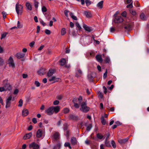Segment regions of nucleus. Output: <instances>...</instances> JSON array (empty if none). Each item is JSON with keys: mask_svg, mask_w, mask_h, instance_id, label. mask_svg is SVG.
<instances>
[{"mask_svg": "<svg viewBox=\"0 0 149 149\" xmlns=\"http://www.w3.org/2000/svg\"><path fill=\"white\" fill-rule=\"evenodd\" d=\"M8 81V80L6 79L3 81L4 86L0 87V92L10 90L11 89L10 86L7 83Z\"/></svg>", "mask_w": 149, "mask_h": 149, "instance_id": "obj_1", "label": "nucleus"}, {"mask_svg": "<svg viewBox=\"0 0 149 149\" xmlns=\"http://www.w3.org/2000/svg\"><path fill=\"white\" fill-rule=\"evenodd\" d=\"M124 24V28L126 30L129 31L132 29L133 25V24L132 22H130L128 20L125 22Z\"/></svg>", "mask_w": 149, "mask_h": 149, "instance_id": "obj_2", "label": "nucleus"}, {"mask_svg": "<svg viewBox=\"0 0 149 149\" xmlns=\"http://www.w3.org/2000/svg\"><path fill=\"white\" fill-rule=\"evenodd\" d=\"M23 7L21 4L17 3L15 6V10L18 15H21L22 13Z\"/></svg>", "mask_w": 149, "mask_h": 149, "instance_id": "obj_3", "label": "nucleus"}, {"mask_svg": "<svg viewBox=\"0 0 149 149\" xmlns=\"http://www.w3.org/2000/svg\"><path fill=\"white\" fill-rule=\"evenodd\" d=\"M90 108L86 106V102H83L82 103L81 107L80 110L84 113H86L89 110Z\"/></svg>", "mask_w": 149, "mask_h": 149, "instance_id": "obj_4", "label": "nucleus"}, {"mask_svg": "<svg viewBox=\"0 0 149 149\" xmlns=\"http://www.w3.org/2000/svg\"><path fill=\"white\" fill-rule=\"evenodd\" d=\"M39 146L34 142H33L29 145V147L33 149H38Z\"/></svg>", "mask_w": 149, "mask_h": 149, "instance_id": "obj_5", "label": "nucleus"}, {"mask_svg": "<svg viewBox=\"0 0 149 149\" xmlns=\"http://www.w3.org/2000/svg\"><path fill=\"white\" fill-rule=\"evenodd\" d=\"M8 63L10 67H11L13 68L15 67V63H14L13 58L11 56H10L9 58Z\"/></svg>", "mask_w": 149, "mask_h": 149, "instance_id": "obj_6", "label": "nucleus"}, {"mask_svg": "<svg viewBox=\"0 0 149 149\" xmlns=\"http://www.w3.org/2000/svg\"><path fill=\"white\" fill-rule=\"evenodd\" d=\"M123 21V19L122 17L120 16H118L116 17L113 20V21L115 23H119L122 22Z\"/></svg>", "mask_w": 149, "mask_h": 149, "instance_id": "obj_7", "label": "nucleus"}, {"mask_svg": "<svg viewBox=\"0 0 149 149\" xmlns=\"http://www.w3.org/2000/svg\"><path fill=\"white\" fill-rule=\"evenodd\" d=\"M45 112L47 115H52L54 113L53 109L52 107H49L48 109L45 110Z\"/></svg>", "mask_w": 149, "mask_h": 149, "instance_id": "obj_8", "label": "nucleus"}, {"mask_svg": "<svg viewBox=\"0 0 149 149\" xmlns=\"http://www.w3.org/2000/svg\"><path fill=\"white\" fill-rule=\"evenodd\" d=\"M83 27L85 30L88 32H91L93 30V29L91 27L88 26L84 23L83 25Z\"/></svg>", "mask_w": 149, "mask_h": 149, "instance_id": "obj_9", "label": "nucleus"}, {"mask_svg": "<svg viewBox=\"0 0 149 149\" xmlns=\"http://www.w3.org/2000/svg\"><path fill=\"white\" fill-rule=\"evenodd\" d=\"M52 107L53 109L54 113H56L59 111L60 107L59 106H56L55 107L52 106Z\"/></svg>", "mask_w": 149, "mask_h": 149, "instance_id": "obj_10", "label": "nucleus"}, {"mask_svg": "<svg viewBox=\"0 0 149 149\" xmlns=\"http://www.w3.org/2000/svg\"><path fill=\"white\" fill-rule=\"evenodd\" d=\"M129 139L128 137H127L123 139H119L118 140V142L120 144H124Z\"/></svg>", "mask_w": 149, "mask_h": 149, "instance_id": "obj_11", "label": "nucleus"}, {"mask_svg": "<svg viewBox=\"0 0 149 149\" xmlns=\"http://www.w3.org/2000/svg\"><path fill=\"white\" fill-rule=\"evenodd\" d=\"M42 132L41 130H38L36 134V136L37 138H40L42 136Z\"/></svg>", "mask_w": 149, "mask_h": 149, "instance_id": "obj_12", "label": "nucleus"}, {"mask_svg": "<svg viewBox=\"0 0 149 149\" xmlns=\"http://www.w3.org/2000/svg\"><path fill=\"white\" fill-rule=\"evenodd\" d=\"M32 135V133L30 132L29 133L26 134L24 136L23 138L24 140L29 139L31 137Z\"/></svg>", "mask_w": 149, "mask_h": 149, "instance_id": "obj_13", "label": "nucleus"}, {"mask_svg": "<svg viewBox=\"0 0 149 149\" xmlns=\"http://www.w3.org/2000/svg\"><path fill=\"white\" fill-rule=\"evenodd\" d=\"M55 70L54 69H50L47 73V76L48 77H50L52 76L54 73Z\"/></svg>", "mask_w": 149, "mask_h": 149, "instance_id": "obj_14", "label": "nucleus"}, {"mask_svg": "<svg viewBox=\"0 0 149 149\" xmlns=\"http://www.w3.org/2000/svg\"><path fill=\"white\" fill-rule=\"evenodd\" d=\"M59 79V78H57L55 76H52L49 79V81H54V82H55L58 81Z\"/></svg>", "mask_w": 149, "mask_h": 149, "instance_id": "obj_15", "label": "nucleus"}, {"mask_svg": "<svg viewBox=\"0 0 149 149\" xmlns=\"http://www.w3.org/2000/svg\"><path fill=\"white\" fill-rule=\"evenodd\" d=\"M84 13V15L87 18L91 17L92 16L91 13L89 12L85 11Z\"/></svg>", "mask_w": 149, "mask_h": 149, "instance_id": "obj_16", "label": "nucleus"}, {"mask_svg": "<svg viewBox=\"0 0 149 149\" xmlns=\"http://www.w3.org/2000/svg\"><path fill=\"white\" fill-rule=\"evenodd\" d=\"M25 54L21 53H17L16 54V56L18 59L23 58L24 57Z\"/></svg>", "mask_w": 149, "mask_h": 149, "instance_id": "obj_17", "label": "nucleus"}, {"mask_svg": "<svg viewBox=\"0 0 149 149\" xmlns=\"http://www.w3.org/2000/svg\"><path fill=\"white\" fill-rule=\"evenodd\" d=\"M69 119L70 120H75L78 119L77 117L73 114H70L69 117Z\"/></svg>", "mask_w": 149, "mask_h": 149, "instance_id": "obj_18", "label": "nucleus"}, {"mask_svg": "<svg viewBox=\"0 0 149 149\" xmlns=\"http://www.w3.org/2000/svg\"><path fill=\"white\" fill-rule=\"evenodd\" d=\"M26 6L28 10L30 11H31L32 10V6L29 3L26 2Z\"/></svg>", "mask_w": 149, "mask_h": 149, "instance_id": "obj_19", "label": "nucleus"}, {"mask_svg": "<svg viewBox=\"0 0 149 149\" xmlns=\"http://www.w3.org/2000/svg\"><path fill=\"white\" fill-rule=\"evenodd\" d=\"M70 141L72 144L73 145H75L77 143V141L76 138L74 137H73L71 138Z\"/></svg>", "mask_w": 149, "mask_h": 149, "instance_id": "obj_20", "label": "nucleus"}, {"mask_svg": "<svg viewBox=\"0 0 149 149\" xmlns=\"http://www.w3.org/2000/svg\"><path fill=\"white\" fill-rule=\"evenodd\" d=\"M82 74V72L81 71L80 69H78L76 72V76L77 77H78Z\"/></svg>", "mask_w": 149, "mask_h": 149, "instance_id": "obj_21", "label": "nucleus"}, {"mask_svg": "<svg viewBox=\"0 0 149 149\" xmlns=\"http://www.w3.org/2000/svg\"><path fill=\"white\" fill-rule=\"evenodd\" d=\"M29 111L26 109H24L22 111V115L23 116H26L28 115Z\"/></svg>", "mask_w": 149, "mask_h": 149, "instance_id": "obj_22", "label": "nucleus"}, {"mask_svg": "<svg viewBox=\"0 0 149 149\" xmlns=\"http://www.w3.org/2000/svg\"><path fill=\"white\" fill-rule=\"evenodd\" d=\"M103 1L99 2L97 5V6L99 8L101 9L103 8Z\"/></svg>", "mask_w": 149, "mask_h": 149, "instance_id": "obj_23", "label": "nucleus"}, {"mask_svg": "<svg viewBox=\"0 0 149 149\" xmlns=\"http://www.w3.org/2000/svg\"><path fill=\"white\" fill-rule=\"evenodd\" d=\"M96 58L97 61L99 62H101L102 61V59L100 55H96Z\"/></svg>", "mask_w": 149, "mask_h": 149, "instance_id": "obj_24", "label": "nucleus"}, {"mask_svg": "<svg viewBox=\"0 0 149 149\" xmlns=\"http://www.w3.org/2000/svg\"><path fill=\"white\" fill-rule=\"evenodd\" d=\"M60 63L61 66H63L66 63V61L64 58H63L60 61Z\"/></svg>", "mask_w": 149, "mask_h": 149, "instance_id": "obj_25", "label": "nucleus"}, {"mask_svg": "<svg viewBox=\"0 0 149 149\" xmlns=\"http://www.w3.org/2000/svg\"><path fill=\"white\" fill-rule=\"evenodd\" d=\"M96 136L99 139H104L105 138V137H104V136L100 133L97 134H96Z\"/></svg>", "mask_w": 149, "mask_h": 149, "instance_id": "obj_26", "label": "nucleus"}, {"mask_svg": "<svg viewBox=\"0 0 149 149\" xmlns=\"http://www.w3.org/2000/svg\"><path fill=\"white\" fill-rule=\"evenodd\" d=\"M140 17L141 19L143 20H146L147 18L146 17L143 13H142L140 15Z\"/></svg>", "mask_w": 149, "mask_h": 149, "instance_id": "obj_27", "label": "nucleus"}, {"mask_svg": "<svg viewBox=\"0 0 149 149\" xmlns=\"http://www.w3.org/2000/svg\"><path fill=\"white\" fill-rule=\"evenodd\" d=\"M59 134L58 133H55L53 136V138L55 139H56L58 138Z\"/></svg>", "mask_w": 149, "mask_h": 149, "instance_id": "obj_28", "label": "nucleus"}, {"mask_svg": "<svg viewBox=\"0 0 149 149\" xmlns=\"http://www.w3.org/2000/svg\"><path fill=\"white\" fill-rule=\"evenodd\" d=\"M70 14L71 17L73 19L75 20H77V17H76V16L74 15V14L70 12Z\"/></svg>", "mask_w": 149, "mask_h": 149, "instance_id": "obj_29", "label": "nucleus"}, {"mask_svg": "<svg viewBox=\"0 0 149 149\" xmlns=\"http://www.w3.org/2000/svg\"><path fill=\"white\" fill-rule=\"evenodd\" d=\"M66 33V29L65 28L62 29L61 32V34L62 36L64 35Z\"/></svg>", "mask_w": 149, "mask_h": 149, "instance_id": "obj_30", "label": "nucleus"}, {"mask_svg": "<svg viewBox=\"0 0 149 149\" xmlns=\"http://www.w3.org/2000/svg\"><path fill=\"white\" fill-rule=\"evenodd\" d=\"M92 127V125L91 124H89L87 127L86 128V130L88 132L90 131L91 130V129Z\"/></svg>", "mask_w": 149, "mask_h": 149, "instance_id": "obj_31", "label": "nucleus"}, {"mask_svg": "<svg viewBox=\"0 0 149 149\" xmlns=\"http://www.w3.org/2000/svg\"><path fill=\"white\" fill-rule=\"evenodd\" d=\"M38 4L39 3L38 1H34V5L36 9H37L38 8Z\"/></svg>", "mask_w": 149, "mask_h": 149, "instance_id": "obj_32", "label": "nucleus"}, {"mask_svg": "<svg viewBox=\"0 0 149 149\" xmlns=\"http://www.w3.org/2000/svg\"><path fill=\"white\" fill-rule=\"evenodd\" d=\"M101 121L103 125H105L106 124V121L104 118L103 116H102L101 118Z\"/></svg>", "mask_w": 149, "mask_h": 149, "instance_id": "obj_33", "label": "nucleus"}, {"mask_svg": "<svg viewBox=\"0 0 149 149\" xmlns=\"http://www.w3.org/2000/svg\"><path fill=\"white\" fill-rule=\"evenodd\" d=\"M105 143L106 146L107 147H109L111 146L109 141H108L107 140H105Z\"/></svg>", "mask_w": 149, "mask_h": 149, "instance_id": "obj_34", "label": "nucleus"}, {"mask_svg": "<svg viewBox=\"0 0 149 149\" xmlns=\"http://www.w3.org/2000/svg\"><path fill=\"white\" fill-rule=\"evenodd\" d=\"M11 102L6 101V108H8L10 106Z\"/></svg>", "mask_w": 149, "mask_h": 149, "instance_id": "obj_35", "label": "nucleus"}, {"mask_svg": "<svg viewBox=\"0 0 149 149\" xmlns=\"http://www.w3.org/2000/svg\"><path fill=\"white\" fill-rule=\"evenodd\" d=\"M19 104L18 105V106L19 107H21L23 105V100L22 99H20L19 101Z\"/></svg>", "mask_w": 149, "mask_h": 149, "instance_id": "obj_36", "label": "nucleus"}, {"mask_svg": "<svg viewBox=\"0 0 149 149\" xmlns=\"http://www.w3.org/2000/svg\"><path fill=\"white\" fill-rule=\"evenodd\" d=\"M75 25L79 30L81 29V27L78 22H76Z\"/></svg>", "mask_w": 149, "mask_h": 149, "instance_id": "obj_37", "label": "nucleus"}, {"mask_svg": "<svg viewBox=\"0 0 149 149\" xmlns=\"http://www.w3.org/2000/svg\"><path fill=\"white\" fill-rule=\"evenodd\" d=\"M47 11V9L45 6L42 7V11L43 13Z\"/></svg>", "mask_w": 149, "mask_h": 149, "instance_id": "obj_38", "label": "nucleus"}, {"mask_svg": "<svg viewBox=\"0 0 149 149\" xmlns=\"http://www.w3.org/2000/svg\"><path fill=\"white\" fill-rule=\"evenodd\" d=\"M69 111V109L68 108H65L63 109V112L65 113H67Z\"/></svg>", "mask_w": 149, "mask_h": 149, "instance_id": "obj_39", "label": "nucleus"}, {"mask_svg": "<svg viewBox=\"0 0 149 149\" xmlns=\"http://www.w3.org/2000/svg\"><path fill=\"white\" fill-rule=\"evenodd\" d=\"M111 144L113 148H116V145L115 142L113 141H111Z\"/></svg>", "mask_w": 149, "mask_h": 149, "instance_id": "obj_40", "label": "nucleus"}, {"mask_svg": "<svg viewBox=\"0 0 149 149\" xmlns=\"http://www.w3.org/2000/svg\"><path fill=\"white\" fill-rule=\"evenodd\" d=\"M35 84L37 87H39L40 86V83L38 81H35Z\"/></svg>", "mask_w": 149, "mask_h": 149, "instance_id": "obj_41", "label": "nucleus"}, {"mask_svg": "<svg viewBox=\"0 0 149 149\" xmlns=\"http://www.w3.org/2000/svg\"><path fill=\"white\" fill-rule=\"evenodd\" d=\"M45 33L47 35H49L51 33V31H50L47 29H46L45 30Z\"/></svg>", "mask_w": 149, "mask_h": 149, "instance_id": "obj_42", "label": "nucleus"}, {"mask_svg": "<svg viewBox=\"0 0 149 149\" xmlns=\"http://www.w3.org/2000/svg\"><path fill=\"white\" fill-rule=\"evenodd\" d=\"M130 12L132 15H135L136 14V12L134 10H130Z\"/></svg>", "mask_w": 149, "mask_h": 149, "instance_id": "obj_43", "label": "nucleus"}, {"mask_svg": "<svg viewBox=\"0 0 149 149\" xmlns=\"http://www.w3.org/2000/svg\"><path fill=\"white\" fill-rule=\"evenodd\" d=\"M12 98V95H11L8 97L6 101L11 102V100Z\"/></svg>", "mask_w": 149, "mask_h": 149, "instance_id": "obj_44", "label": "nucleus"}, {"mask_svg": "<svg viewBox=\"0 0 149 149\" xmlns=\"http://www.w3.org/2000/svg\"><path fill=\"white\" fill-rule=\"evenodd\" d=\"M85 3L87 5H89L91 3V1L89 0H86L85 1Z\"/></svg>", "mask_w": 149, "mask_h": 149, "instance_id": "obj_45", "label": "nucleus"}, {"mask_svg": "<svg viewBox=\"0 0 149 149\" xmlns=\"http://www.w3.org/2000/svg\"><path fill=\"white\" fill-rule=\"evenodd\" d=\"M133 7L132 2L127 6V8H131Z\"/></svg>", "mask_w": 149, "mask_h": 149, "instance_id": "obj_46", "label": "nucleus"}, {"mask_svg": "<svg viewBox=\"0 0 149 149\" xmlns=\"http://www.w3.org/2000/svg\"><path fill=\"white\" fill-rule=\"evenodd\" d=\"M2 14L3 15V17L4 19L6 17V13L4 11H3L2 12Z\"/></svg>", "mask_w": 149, "mask_h": 149, "instance_id": "obj_47", "label": "nucleus"}, {"mask_svg": "<svg viewBox=\"0 0 149 149\" xmlns=\"http://www.w3.org/2000/svg\"><path fill=\"white\" fill-rule=\"evenodd\" d=\"M19 92V90L17 89H15L14 90L13 92V94L14 95L17 94Z\"/></svg>", "mask_w": 149, "mask_h": 149, "instance_id": "obj_48", "label": "nucleus"}, {"mask_svg": "<svg viewBox=\"0 0 149 149\" xmlns=\"http://www.w3.org/2000/svg\"><path fill=\"white\" fill-rule=\"evenodd\" d=\"M6 34L7 33H4L2 34L1 36V39H2L3 38H4L6 36Z\"/></svg>", "mask_w": 149, "mask_h": 149, "instance_id": "obj_49", "label": "nucleus"}, {"mask_svg": "<svg viewBox=\"0 0 149 149\" xmlns=\"http://www.w3.org/2000/svg\"><path fill=\"white\" fill-rule=\"evenodd\" d=\"M105 61L106 63H109L110 61L109 58V57H107Z\"/></svg>", "mask_w": 149, "mask_h": 149, "instance_id": "obj_50", "label": "nucleus"}, {"mask_svg": "<svg viewBox=\"0 0 149 149\" xmlns=\"http://www.w3.org/2000/svg\"><path fill=\"white\" fill-rule=\"evenodd\" d=\"M59 101L58 100H55L53 102V104L54 105H58L59 103Z\"/></svg>", "mask_w": 149, "mask_h": 149, "instance_id": "obj_51", "label": "nucleus"}, {"mask_svg": "<svg viewBox=\"0 0 149 149\" xmlns=\"http://www.w3.org/2000/svg\"><path fill=\"white\" fill-rule=\"evenodd\" d=\"M61 146V145L60 143L57 144L56 146H55V148H58V149H59Z\"/></svg>", "mask_w": 149, "mask_h": 149, "instance_id": "obj_52", "label": "nucleus"}, {"mask_svg": "<svg viewBox=\"0 0 149 149\" xmlns=\"http://www.w3.org/2000/svg\"><path fill=\"white\" fill-rule=\"evenodd\" d=\"M107 70H106L104 74L103 78L104 79H105V78L107 77Z\"/></svg>", "mask_w": 149, "mask_h": 149, "instance_id": "obj_53", "label": "nucleus"}, {"mask_svg": "<svg viewBox=\"0 0 149 149\" xmlns=\"http://www.w3.org/2000/svg\"><path fill=\"white\" fill-rule=\"evenodd\" d=\"M78 101V99L77 98H74L72 100L74 104L76 103Z\"/></svg>", "mask_w": 149, "mask_h": 149, "instance_id": "obj_54", "label": "nucleus"}, {"mask_svg": "<svg viewBox=\"0 0 149 149\" xmlns=\"http://www.w3.org/2000/svg\"><path fill=\"white\" fill-rule=\"evenodd\" d=\"M69 13V11L67 10H65L64 11V13L66 17H68V13Z\"/></svg>", "mask_w": 149, "mask_h": 149, "instance_id": "obj_55", "label": "nucleus"}, {"mask_svg": "<svg viewBox=\"0 0 149 149\" xmlns=\"http://www.w3.org/2000/svg\"><path fill=\"white\" fill-rule=\"evenodd\" d=\"M32 122L34 124L36 123H37V120L36 118H33L32 119Z\"/></svg>", "mask_w": 149, "mask_h": 149, "instance_id": "obj_56", "label": "nucleus"}, {"mask_svg": "<svg viewBox=\"0 0 149 149\" xmlns=\"http://www.w3.org/2000/svg\"><path fill=\"white\" fill-rule=\"evenodd\" d=\"M65 135L67 137H68L69 136V131L68 130H67L66 131V133L65 134Z\"/></svg>", "mask_w": 149, "mask_h": 149, "instance_id": "obj_57", "label": "nucleus"}, {"mask_svg": "<svg viewBox=\"0 0 149 149\" xmlns=\"http://www.w3.org/2000/svg\"><path fill=\"white\" fill-rule=\"evenodd\" d=\"M35 44V42L34 41H32L29 44V46L31 47H32Z\"/></svg>", "mask_w": 149, "mask_h": 149, "instance_id": "obj_58", "label": "nucleus"}, {"mask_svg": "<svg viewBox=\"0 0 149 149\" xmlns=\"http://www.w3.org/2000/svg\"><path fill=\"white\" fill-rule=\"evenodd\" d=\"M3 59L0 57V65H2L3 64Z\"/></svg>", "mask_w": 149, "mask_h": 149, "instance_id": "obj_59", "label": "nucleus"}, {"mask_svg": "<svg viewBox=\"0 0 149 149\" xmlns=\"http://www.w3.org/2000/svg\"><path fill=\"white\" fill-rule=\"evenodd\" d=\"M74 106L76 108H78L79 107V105L77 103L74 104Z\"/></svg>", "mask_w": 149, "mask_h": 149, "instance_id": "obj_60", "label": "nucleus"}, {"mask_svg": "<svg viewBox=\"0 0 149 149\" xmlns=\"http://www.w3.org/2000/svg\"><path fill=\"white\" fill-rule=\"evenodd\" d=\"M103 89H104V93L105 94H106L107 93V88L105 86H103Z\"/></svg>", "mask_w": 149, "mask_h": 149, "instance_id": "obj_61", "label": "nucleus"}, {"mask_svg": "<svg viewBox=\"0 0 149 149\" xmlns=\"http://www.w3.org/2000/svg\"><path fill=\"white\" fill-rule=\"evenodd\" d=\"M17 27L18 28H21L22 27V26L20 25V22L19 21H18V22H17Z\"/></svg>", "mask_w": 149, "mask_h": 149, "instance_id": "obj_62", "label": "nucleus"}, {"mask_svg": "<svg viewBox=\"0 0 149 149\" xmlns=\"http://www.w3.org/2000/svg\"><path fill=\"white\" fill-rule=\"evenodd\" d=\"M121 15L122 16H123L124 17H125L126 16V12L125 11H124V12H123L121 14Z\"/></svg>", "mask_w": 149, "mask_h": 149, "instance_id": "obj_63", "label": "nucleus"}, {"mask_svg": "<svg viewBox=\"0 0 149 149\" xmlns=\"http://www.w3.org/2000/svg\"><path fill=\"white\" fill-rule=\"evenodd\" d=\"M40 26H37V31H36L37 33H39V32L40 31Z\"/></svg>", "mask_w": 149, "mask_h": 149, "instance_id": "obj_64", "label": "nucleus"}]
</instances>
